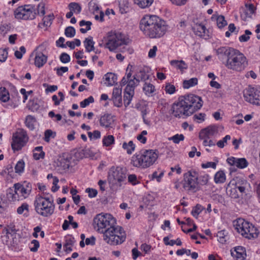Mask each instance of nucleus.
<instances>
[{
    "label": "nucleus",
    "instance_id": "f257e3e1",
    "mask_svg": "<svg viewBox=\"0 0 260 260\" xmlns=\"http://www.w3.org/2000/svg\"><path fill=\"white\" fill-rule=\"evenodd\" d=\"M201 97L193 94L180 96L171 109V114L176 117H186L201 109L203 106Z\"/></svg>",
    "mask_w": 260,
    "mask_h": 260
},
{
    "label": "nucleus",
    "instance_id": "f03ea898",
    "mask_svg": "<svg viewBox=\"0 0 260 260\" xmlns=\"http://www.w3.org/2000/svg\"><path fill=\"white\" fill-rule=\"evenodd\" d=\"M140 28L146 36L159 38L165 34L168 26L166 22L158 16L146 15L140 21Z\"/></svg>",
    "mask_w": 260,
    "mask_h": 260
},
{
    "label": "nucleus",
    "instance_id": "7ed1b4c3",
    "mask_svg": "<svg viewBox=\"0 0 260 260\" xmlns=\"http://www.w3.org/2000/svg\"><path fill=\"white\" fill-rule=\"evenodd\" d=\"M158 155V151L156 149L144 150L132 156L131 164L136 168L147 169L155 163Z\"/></svg>",
    "mask_w": 260,
    "mask_h": 260
},
{
    "label": "nucleus",
    "instance_id": "20e7f679",
    "mask_svg": "<svg viewBox=\"0 0 260 260\" xmlns=\"http://www.w3.org/2000/svg\"><path fill=\"white\" fill-rule=\"evenodd\" d=\"M34 207L39 215L45 217L51 216L55 209L53 197L46 194L37 196L34 201Z\"/></svg>",
    "mask_w": 260,
    "mask_h": 260
},
{
    "label": "nucleus",
    "instance_id": "39448f33",
    "mask_svg": "<svg viewBox=\"0 0 260 260\" xmlns=\"http://www.w3.org/2000/svg\"><path fill=\"white\" fill-rule=\"evenodd\" d=\"M233 225L237 232L246 239H255L259 235V229L244 219H237L234 221Z\"/></svg>",
    "mask_w": 260,
    "mask_h": 260
},
{
    "label": "nucleus",
    "instance_id": "423d86ee",
    "mask_svg": "<svg viewBox=\"0 0 260 260\" xmlns=\"http://www.w3.org/2000/svg\"><path fill=\"white\" fill-rule=\"evenodd\" d=\"M126 238V234L123 229L119 226L113 224L106 229L103 235L104 240L110 245H119L122 243Z\"/></svg>",
    "mask_w": 260,
    "mask_h": 260
},
{
    "label": "nucleus",
    "instance_id": "0eeeda50",
    "mask_svg": "<svg viewBox=\"0 0 260 260\" xmlns=\"http://www.w3.org/2000/svg\"><path fill=\"white\" fill-rule=\"evenodd\" d=\"M247 64V60L244 55L236 49H235L224 63L229 69L237 71L244 70Z\"/></svg>",
    "mask_w": 260,
    "mask_h": 260
},
{
    "label": "nucleus",
    "instance_id": "6e6552de",
    "mask_svg": "<svg viewBox=\"0 0 260 260\" xmlns=\"http://www.w3.org/2000/svg\"><path fill=\"white\" fill-rule=\"evenodd\" d=\"M114 222L115 219L112 215L101 213L94 217L93 226L96 231L104 235L106 229L112 226Z\"/></svg>",
    "mask_w": 260,
    "mask_h": 260
},
{
    "label": "nucleus",
    "instance_id": "1a4fd4ad",
    "mask_svg": "<svg viewBox=\"0 0 260 260\" xmlns=\"http://www.w3.org/2000/svg\"><path fill=\"white\" fill-rule=\"evenodd\" d=\"M129 41V39L124 34L120 32L111 31L108 34L105 47L111 51H115L118 47L128 44Z\"/></svg>",
    "mask_w": 260,
    "mask_h": 260
},
{
    "label": "nucleus",
    "instance_id": "9d476101",
    "mask_svg": "<svg viewBox=\"0 0 260 260\" xmlns=\"http://www.w3.org/2000/svg\"><path fill=\"white\" fill-rule=\"evenodd\" d=\"M15 18L18 19L32 20L36 17L35 7L28 5L19 7L14 11Z\"/></svg>",
    "mask_w": 260,
    "mask_h": 260
},
{
    "label": "nucleus",
    "instance_id": "9b49d317",
    "mask_svg": "<svg viewBox=\"0 0 260 260\" xmlns=\"http://www.w3.org/2000/svg\"><path fill=\"white\" fill-rule=\"evenodd\" d=\"M109 179L111 183L117 187H121L125 184L126 174L125 169L117 167L111 169L109 175Z\"/></svg>",
    "mask_w": 260,
    "mask_h": 260
},
{
    "label": "nucleus",
    "instance_id": "f8f14e48",
    "mask_svg": "<svg viewBox=\"0 0 260 260\" xmlns=\"http://www.w3.org/2000/svg\"><path fill=\"white\" fill-rule=\"evenodd\" d=\"M243 96L246 102L260 106V88L248 86L244 89Z\"/></svg>",
    "mask_w": 260,
    "mask_h": 260
},
{
    "label": "nucleus",
    "instance_id": "ddd939ff",
    "mask_svg": "<svg viewBox=\"0 0 260 260\" xmlns=\"http://www.w3.org/2000/svg\"><path fill=\"white\" fill-rule=\"evenodd\" d=\"M28 139L25 131H17L13 135L11 143L12 149L14 151L20 150L26 144Z\"/></svg>",
    "mask_w": 260,
    "mask_h": 260
},
{
    "label": "nucleus",
    "instance_id": "4468645a",
    "mask_svg": "<svg viewBox=\"0 0 260 260\" xmlns=\"http://www.w3.org/2000/svg\"><path fill=\"white\" fill-rule=\"evenodd\" d=\"M13 188H15L20 201H22L29 197L31 192L32 185L30 183L24 181L15 183Z\"/></svg>",
    "mask_w": 260,
    "mask_h": 260
},
{
    "label": "nucleus",
    "instance_id": "2eb2a0df",
    "mask_svg": "<svg viewBox=\"0 0 260 260\" xmlns=\"http://www.w3.org/2000/svg\"><path fill=\"white\" fill-rule=\"evenodd\" d=\"M193 25L192 29L196 36L204 39H209L212 35L211 32L206 28L201 23H199L197 20H193Z\"/></svg>",
    "mask_w": 260,
    "mask_h": 260
},
{
    "label": "nucleus",
    "instance_id": "dca6fc26",
    "mask_svg": "<svg viewBox=\"0 0 260 260\" xmlns=\"http://www.w3.org/2000/svg\"><path fill=\"white\" fill-rule=\"evenodd\" d=\"M139 80L135 76H132L131 72H129L123 77L121 81L120 84L124 86L126 84L125 89L127 90H133L135 91L136 87L139 84Z\"/></svg>",
    "mask_w": 260,
    "mask_h": 260
},
{
    "label": "nucleus",
    "instance_id": "f3484780",
    "mask_svg": "<svg viewBox=\"0 0 260 260\" xmlns=\"http://www.w3.org/2000/svg\"><path fill=\"white\" fill-rule=\"evenodd\" d=\"M226 190L232 198H237L239 197L237 190H239L240 193H243L245 191V187L241 186H237L236 180L233 179L228 184Z\"/></svg>",
    "mask_w": 260,
    "mask_h": 260
},
{
    "label": "nucleus",
    "instance_id": "a211bd4d",
    "mask_svg": "<svg viewBox=\"0 0 260 260\" xmlns=\"http://www.w3.org/2000/svg\"><path fill=\"white\" fill-rule=\"evenodd\" d=\"M228 164L240 169H244L247 167L248 162L245 158H236L231 156L226 159Z\"/></svg>",
    "mask_w": 260,
    "mask_h": 260
},
{
    "label": "nucleus",
    "instance_id": "6ab92c4d",
    "mask_svg": "<svg viewBox=\"0 0 260 260\" xmlns=\"http://www.w3.org/2000/svg\"><path fill=\"white\" fill-rule=\"evenodd\" d=\"M184 186L189 190L194 189L198 186V177L189 173L185 176Z\"/></svg>",
    "mask_w": 260,
    "mask_h": 260
},
{
    "label": "nucleus",
    "instance_id": "aec40b11",
    "mask_svg": "<svg viewBox=\"0 0 260 260\" xmlns=\"http://www.w3.org/2000/svg\"><path fill=\"white\" fill-rule=\"evenodd\" d=\"M231 255L236 260H244L246 257L245 248L242 246H237L231 250Z\"/></svg>",
    "mask_w": 260,
    "mask_h": 260
},
{
    "label": "nucleus",
    "instance_id": "412c9836",
    "mask_svg": "<svg viewBox=\"0 0 260 260\" xmlns=\"http://www.w3.org/2000/svg\"><path fill=\"white\" fill-rule=\"evenodd\" d=\"M121 93V88L119 87H114L113 88L112 99L114 105L117 107H120L122 105Z\"/></svg>",
    "mask_w": 260,
    "mask_h": 260
},
{
    "label": "nucleus",
    "instance_id": "4be33fe9",
    "mask_svg": "<svg viewBox=\"0 0 260 260\" xmlns=\"http://www.w3.org/2000/svg\"><path fill=\"white\" fill-rule=\"evenodd\" d=\"M114 122V116L110 114H105L100 119L101 125L104 128H112Z\"/></svg>",
    "mask_w": 260,
    "mask_h": 260
},
{
    "label": "nucleus",
    "instance_id": "5701e85b",
    "mask_svg": "<svg viewBox=\"0 0 260 260\" xmlns=\"http://www.w3.org/2000/svg\"><path fill=\"white\" fill-rule=\"evenodd\" d=\"M142 89L144 94L148 96H152L156 92L155 86L148 81L144 82Z\"/></svg>",
    "mask_w": 260,
    "mask_h": 260
},
{
    "label": "nucleus",
    "instance_id": "b1692460",
    "mask_svg": "<svg viewBox=\"0 0 260 260\" xmlns=\"http://www.w3.org/2000/svg\"><path fill=\"white\" fill-rule=\"evenodd\" d=\"M255 12V7L253 4H246L245 8L241 12V17L246 20L247 18L251 17Z\"/></svg>",
    "mask_w": 260,
    "mask_h": 260
},
{
    "label": "nucleus",
    "instance_id": "393cba45",
    "mask_svg": "<svg viewBox=\"0 0 260 260\" xmlns=\"http://www.w3.org/2000/svg\"><path fill=\"white\" fill-rule=\"evenodd\" d=\"M74 238L71 236L68 235L65 237V242L63 245V249L67 252H70L73 250V247L75 244Z\"/></svg>",
    "mask_w": 260,
    "mask_h": 260
},
{
    "label": "nucleus",
    "instance_id": "a878e982",
    "mask_svg": "<svg viewBox=\"0 0 260 260\" xmlns=\"http://www.w3.org/2000/svg\"><path fill=\"white\" fill-rule=\"evenodd\" d=\"M235 49L227 47H221L216 50V53L218 55V57L220 58L223 55L225 56L227 59L231 55Z\"/></svg>",
    "mask_w": 260,
    "mask_h": 260
},
{
    "label": "nucleus",
    "instance_id": "bb28decb",
    "mask_svg": "<svg viewBox=\"0 0 260 260\" xmlns=\"http://www.w3.org/2000/svg\"><path fill=\"white\" fill-rule=\"evenodd\" d=\"M47 57L42 52H37L35 58V64L38 68H41L46 62Z\"/></svg>",
    "mask_w": 260,
    "mask_h": 260
},
{
    "label": "nucleus",
    "instance_id": "cd10ccee",
    "mask_svg": "<svg viewBox=\"0 0 260 260\" xmlns=\"http://www.w3.org/2000/svg\"><path fill=\"white\" fill-rule=\"evenodd\" d=\"M13 231L10 228H5L3 230L1 236L4 244H8L9 240L13 238Z\"/></svg>",
    "mask_w": 260,
    "mask_h": 260
},
{
    "label": "nucleus",
    "instance_id": "c85d7f7f",
    "mask_svg": "<svg viewBox=\"0 0 260 260\" xmlns=\"http://www.w3.org/2000/svg\"><path fill=\"white\" fill-rule=\"evenodd\" d=\"M6 196L8 200L10 202L20 201L15 188L10 187L8 188L6 191Z\"/></svg>",
    "mask_w": 260,
    "mask_h": 260
},
{
    "label": "nucleus",
    "instance_id": "c756f323",
    "mask_svg": "<svg viewBox=\"0 0 260 260\" xmlns=\"http://www.w3.org/2000/svg\"><path fill=\"white\" fill-rule=\"evenodd\" d=\"M149 70L148 67L140 68L137 72L136 76L144 82L148 81L150 77V75L148 74Z\"/></svg>",
    "mask_w": 260,
    "mask_h": 260
},
{
    "label": "nucleus",
    "instance_id": "7c9ffc66",
    "mask_svg": "<svg viewBox=\"0 0 260 260\" xmlns=\"http://www.w3.org/2000/svg\"><path fill=\"white\" fill-rule=\"evenodd\" d=\"M226 180V175L223 170H219L214 175V181L216 184H222Z\"/></svg>",
    "mask_w": 260,
    "mask_h": 260
},
{
    "label": "nucleus",
    "instance_id": "2f4dec72",
    "mask_svg": "<svg viewBox=\"0 0 260 260\" xmlns=\"http://www.w3.org/2000/svg\"><path fill=\"white\" fill-rule=\"evenodd\" d=\"M135 91L133 90H127L124 89L123 95L124 105L125 107L128 106L131 102V101L134 95Z\"/></svg>",
    "mask_w": 260,
    "mask_h": 260
},
{
    "label": "nucleus",
    "instance_id": "473e14b6",
    "mask_svg": "<svg viewBox=\"0 0 260 260\" xmlns=\"http://www.w3.org/2000/svg\"><path fill=\"white\" fill-rule=\"evenodd\" d=\"M210 131H201L199 133V138L201 140H203V144L204 146H211L213 145L212 141L209 140V135Z\"/></svg>",
    "mask_w": 260,
    "mask_h": 260
},
{
    "label": "nucleus",
    "instance_id": "72a5a7b5",
    "mask_svg": "<svg viewBox=\"0 0 260 260\" xmlns=\"http://www.w3.org/2000/svg\"><path fill=\"white\" fill-rule=\"evenodd\" d=\"M29 205L26 203H22L17 209V213L19 215H22L24 217H28L29 215Z\"/></svg>",
    "mask_w": 260,
    "mask_h": 260
},
{
    "label": "nucleus",
    "instance_id": "f704fd0d",
    "mask_svg": "<svg viewBox=\"0 0 260 260\" xmlns=\"http://www.w3.org/2000/svg\"><path fill=\"white\" fill-rule=\"evenodd\" d=\"M83 43L86 52H90L94 50V42L93 41V38L92 37L89 36L85 38Z\"/></svg>",
    "mask_w": 260,
    "mask_h": 260
},
{
    "label": "nucleus",
    "instance_id": "c9c22d12",
    "mask_svg": "<svg viewBox=\"0 0 260 260\" xmlns=\"http://www.w3.org/2000/svg\"><path fill=\"white\" fill-rule=\"evenodd\" d=\"M165 174V171L158 169L154 172L150 176V178L151 180L156 181L157 182H160Z\"/></svg>",
    "mask_w": 260,
    "mask_h": 260
},
{
    "label": "nucleus",
    "instance_id": "e433bc0d",
    "mask_svg": "<svg viewBox=\"0 0 260 260\" xmlns=\"http://www.w3.org/2000/svg\"><path fill=\"white\" fill-rule=\"evenodd\" d=\"M45 156V152L43 151L42 146H38L33 150V157L35 159H42Z\"/></svg>",
    "mask_w": 260,
    "mask_h": 260
},
{
    "label": "nucleus",
    "instance_id": "4c0bfd02",
    "mask_svg": "<svg viewBox=\"0 0 260 260\" xmlns=\"http://www.w3.org/2000/svg\"><path fill=\"white\" fill-rule=\"evenodd\" d=\"M214 161H207L201 164V167L203 169H206L208 168H212L215 170L217 167V165L219 162V159L217 157H214L213 158Z\"/></svg>",
    "mask_w": 260,
    "mask_h": 260
},
{
    "label": "nucleus",
    "instance_id": "58836bf2",
    "mask_svg": "<svg viewBox=\"0 0 260 260\" xmlns=\"http://www.w3.org/2000/svg\"><path fill=\"white\" fill-rule=\"evenodd\" d=\"M122 148L123 149L125 150L127 153L131 154H132L135 150V145L134 144L132 141H129V142H124L122 144Z\"/></svg>",
    "mask_w": 260,
    "mask_h": 260
},
{
    "label": "nucleus",
    "instance_id": "ea45409f",
    "mask_svg": "<svg viewBox=\"0 0 260 260\" xmlns=\"http://www.w3.org/2000/svg\"><path fill=\"white\" fill-rule=\"evenodd\" d=\"M211 177L209 174H205L198 178V183L201 185H209Z\"/></svg>",
    "mask_w": 260,
    "mask_h": 260
},
{
    "label": "nucleus",
    "instance_id": "a19ab883",
    "mask_svg": "<svg viewBox=\"0 0 260 260\" xmlns=\"http://www.w3.org/2000/svg\"><path fill=\"white\" fill-rule=\"evenodd\" d=\"M135 4L141 8H145L150 6L154 0H133Z\"/></svg>",
    "mask_w": 260,
    "mask_h": 260
},
{
    "label": "nucleus",
    "instance_id": "79ce46f5",
    "mask_svg": "<svg viewBox=\"0 0 260 260\" xmlns=\"http://www.w3.org/2000/svg\"><path fill=\"white\" fill-rule=\"evenodd\" d=\"M10 99V95L8 91L5 87L0 88V101L3 102H7Z\"/></svg>",
    "mask_w": 260,
    "mask_h": 260
},
{
    "label": "nucleus",
    "instance_id": "37998d69",
    "mask_svg": "<svg viewBox=\"0 0 260 260\" xmlns=\"http://www.w3.org/2000/svg\"><path fill=\"white\" fill-rule=\"evenodd\" d=\"M217 237L219 242L224 244L228 238V232L225 230H221L217 232Z\"/></svg>",
    "mask_w": 260,
    "mask_h": 260
},
{
    "label": "nucleus",
    "instance_id": "c03bdc74",
    "mask_svg": "<svg viewBox=\"0 0 260 260\" xmlns=\"http://www.w3.org/2000/svg\"><path fill=\"white\" fill-rule=\"evenodd\" d=\"M171 64L175 68L181 70L187 68L186 64L183 60H173L171 61Z\"/></svg>",
    "mask_w": 260,
    "mask_h": 260
},
{
    "label": "nucleus",
    "instance_id": "a18cd8bd",
    "mask_svg": "<svg viewBox=\"0 0 260 260\" xmlns=\"http://www.w3.org/2000/svg\"><path fill=\"white\" fill-rule=\"evenodd\" d=\"M24 161L22 159L18 160L15 166V173L19 175L21 174L24 171Z\"/></svg>",
    "mask_w": 260,
    "mask_h": 260
},
{
    "label": "nucleus",
    "instance_id": "49530a36",
    "mask_svg": "<svg viewBox=\"0 0 260 260\" xmlns=\"http://www.w3.org/2000/svg\"><path fill=\"white\" fill-rule=\"evenodd\" d=\"M114 137L112 135L105 136L103 139V144L104 146L110 147L114 144Z\"/></svg>",
    "mask_w": 260,
    "mask_h": 260
},
{
    "label": "nucleus",
    "instance_id": "de8ad7c7",
    "mask_svg": "<svg viewBox=\"0 0 260 260\" xmlns=\"http://www.w3.org/2000/svg\"><path fill=\"white\" fill-rule=\"evenodd\" d=\"M197 84L198 79L197 78H192L188 80H184L183 83V86L184 88L188 89L196 85Z\"/></svg>",
    "mask_w": 260,
    "mask_h": 260
},
{
    "label": "nucleus",
    "instance_id": "09e8293b",
    "mask_svg": "<svg viewBox=\"0 0 260 260\" xmlns=\"http://www.w3.org/2000/svg\"><path fill=\"white\" fill-rule=\"evenodd\" d=\"M127 180L132 185H136L140 183V179L135 174H129L127 177Z\"/></svg>",
    "mask_w": 260,
    "mask_h": 260
},
{
    "label": "nucleus",
    "instance_id": "8fccbe9b",
    "mask_svg": "<svg viewBox=\"0 0 260 260\" xmlns=\"http://www.w3.org/2000/svg\"><path fill=\"white\" fill-rule=\"evenodd\" d=\"M92 23L90 21H86L85 20H81V21H80L79 22V25L80 26H84V25H86V28L85 29V28H81L80 29V31L81 33L82 34H85L87 32V30H89L90 29H91V25Z\"/></svg>",
    "mask_w": 260,
    "mask_h": 260
},
{
    "label": "nucleus",
    "instance_id": "3c124183",
    "mask_svg": "<svg viewBox=\"0 0 260 260\" xmlns=\"http://www.w3.org/2000/svg\"><path fill=\"white\" fill-rule=\"evenodd\" d=\"M54 19V16L53 14H50L46 17H45L43 19V23L42 24H39L38 27H42L41 25H43L44 26H49L51 23L52 21Z\"/></svg>",
    "mask_w": 260,
    "mask_h": 260
},
{
    "label": "nucleus",
    "instance_id": "603ef678",
    "mask_svg": "<svg viewBox=\"0 0 260 260\" xmlns=\"http://www.w3.org/2000/svg\"><path fill=\"white\" fill-rule=\"evenodd\" d=\"M117 80V77L112 73H107L106 75V80L108 82V85H113Z\"/></svg>",
    "mask_w": 260,
    "mask_h": 260
},
{
    "label": "nucleus",
    "instance_id": "864d4df0",
    "mask_svg": "<svg viewBox=\"0 0 260 260\" xmlns=\"http://www.w3.org/2000/svg\"><path fill=\"white\" fill-rule=\"evenodd\" d=\"M164 90L167 94H172L176 92L175 86L170 83H167L164 87Z\"/></svg>",
    "mask_w": 260,
    "mask_h": 260
},
{
    "label": "nucleus",
    "instance_id": "5fc2aeb1",
    "mask_svg": "<svg viewBox=\"0 0 260 260\" xmlns=\"http://www.w3.org/2000/svg\"><path fill=\"white\" fill-rule=\"evenodd\" d=\"M184 136L182 134H176L172 137H169L168 140L172 141L175 144H178L180 141H183Z\"/></svg>",
    "mask_w": 260,
    "mask_h": 260
},
{
    "label": "nucleus",
    "instance_id": "6e6d98bb",
    "mask_svg": "<svg viewBox=\"0 0 260 260\" xmlns=\"http://www.w3.org/2000/svg\"><path fill=\"white\" fill-rule=\"evenodd\" d=\"M69 7L70 10L72 11L73 13L79 14L81 12V7L78 3H72L70 4Z\"/></svg>",
    "mask_w": 260,
    "mask_h": 260
},
{
    "label": "nucleus",
    "instance_id": "4d7b16f0",
    "mask_svg": "<svg viewBox=\"0 0 260 260\" xmlns=\"http://www.w3.org/2000/svg\"><path fill=\"white\" fill-rule=\"evenodd\" d=\"M217 25L219 28H221L227 25V22L224 19V16L220 15L216 19Z\"/></svg>",
    "mask_w": 260,
    "mask_h": 260
},
{
    "label": "nucleus",
    "instance_id": "13d9d810",
    "mask_svg": "<svg viewBox=\"0 0 260 260\" xmlns=\"http://www.w3.org/2000/svg\"><path fill=\"white\" fill-rule=\"evenodd\" d=\"M64 34L67 37L73 38L76 34L75 29L72 26H68L65 29Z\"/></svg>",
    "mask_w": 260,
    "mask_h": 260
},
{
    "label": "nucleus",
    "instance_id": "bf43d9fd",
    "mask_svg": "<svg viewBox=\"0 0 260 260\" xmlns=\"http://www.w3.org/2000/svg\"><path fill=\"white\" fill-rule=\"evenodd\" d=\"M35 122V118L31 115H28L26 117L25 124L28 128H34V123Z\"/></svg>",
    "mask_w": 260,
    "mask_h": 260
},
{
    "label": "nucleus",
    "instance_id": "052dcab7",
    "mask_svg": "<svg viewBox=\"0 0 260 260\" xmlns=\"http://www.w3.org/2000/svg\"><path fill=\"white\" fill-rule=\"evenodd\" d=\"M252 35L251 32L249 30H246L245 34L240 36L239 40L241 42H245L248 41L250 39V36Z\"/></svg>",
    "mask_w": 260,
    "mask_h": 260
},
{
    "label": "nucleus",
    "instance_id": "680f3d73",
    "mask_svg": "<svg viewBox=\"0 0 260 260\" xmlns=\"http://www.w3.org/2000/svg\"><path fill=\"white\" fill-rule=\"evenodd\" d=\"M94 102V99L92 96H89L88 98L85 99L80 103V107L82 108H85L88 106L90 103Z\"/></svg>",
    "mask_w": 260,
    "mask_h": 260
},
{
    "label": "nucleus",
    "instance_id": "e2e57ef3",
    "mask_svg": "<svg viewBox=\"0 0 260 260\" xmlns=\"http://www.w3.org/2000/svg\"><path fill=\"white\" fill-rule=\"evenodd\" d=\"M8 50L6 48H0V61L5 62L8 57Z\"/></svg>",
    "mask_w": 260,
    "mask_h": 260
},
{
    "label": "nucleus",
    "instance_id": "0e129e2a",
    "mask_svg": "<svg viewBox=\"0 0 260 260\" xmlns=\"http://www.w3.org/2000/svg\"><path fill=\"white\" fill-rule=\"evenodd\" d=\"M203 209V207L201 205H197L192 210L191 213L192 215L197 218L200 213H201Z\"/></svg>",
    "mask_w": 260,
    "mask_h": 260
},
{
    "label": "nucleus",
    "instance_id": "69168bd1",
    "mask_svg": "<svg viewBox=\"0 0 260 260\" xmlns=\"http://www.w3.org/2000/svg\"><path fill=\"white\" fill-rule=\"evenodd\" d=\"M56 136L55 131H45V140L48 142L50 139H53Z\"/></svg>",
    "mask_w": 260,
    "mask_h": 260
},
{
    "label": "nucleus",
    "instance_id": "338daca9",
    "mask_svg": "<svg viewBox=\"0 0 260 260\" xmlns=\"http://www.w3.org/2000/svg\"><path fill=\"white\" fill-rule=\"evenodd\" d=\"M141 250L144 253V254H148L151 250V246L146 243L142 244L140 247Z\"/></svg>",
    "mask_w": 260,
    "mask_h": 260
},
{
    "label": "nucleus",
    "instance_id": "774afa93",
    "mask_svg": "<svg viewBox=\"0 0 260 260\" xmlns=\"http://www.w3.org/2000/svg\"><path fill=\"white\" fill-rule=\"evenodd\" d=\"M39 243L37 240H33L29 244V248L30 251L32 252L37 251L38 248L39 247Z\"/></svg>",
    "mask_w": 260,
    "mask_h": 260
}]
</instances>
